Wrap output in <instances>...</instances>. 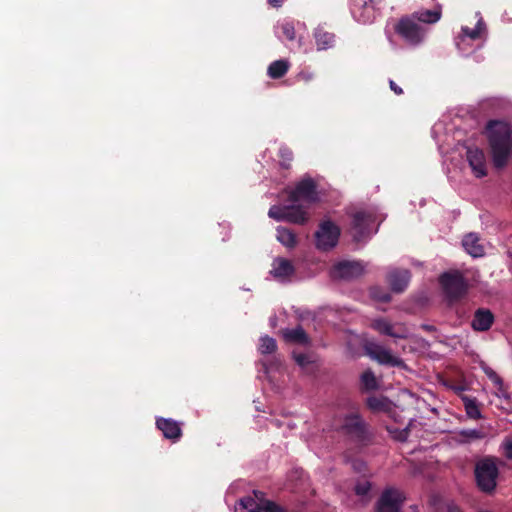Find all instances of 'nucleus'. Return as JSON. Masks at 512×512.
Listing matches in <instances>:
<instances>
[{"mask_svg": "<svg viewBox=\"0 0 512 512\" xmlns=\"http://www.w3.org/2000/svg\"><path fill=\"white\" fill-rule=\"evenodd\" d=\"M485 130L493 165L496 169H503L512 152L511 126L501 120H490Z\"/></svg>", "mask_w": 512, "mask_h": 512, "instance_id": "1", "label": "nucleus"}, {"mask_svg": "<svg viewBox=\"0 0 512 512\" xmlns=\"http://www.w3.org/2000/svg\"><path fill=\"white\" fill-rule=\"evenodd\" d=\"M477 487L484 493H492L497 486L499 469L494 457H483L475 464L474 469Z\"/></svg>", "mask_w": 512, "mask_h": 512, "instance_id": "2", "label": "nucleus"}, {"mask_svg": "<svg viewBox=\"0 0 512 512\" xmlns=\"http://www.w3.org/2000/svg\"><path fill=\"white\" fill-rule=\"evenodd\" d=\"M439 282L446 296L449 306L463 298L468 291V283L464 276L458 272H445Z\"/></svg>", "mask_w": 512, "mask_h": 512, "instance_id": "3", "label": "nucleus"}, {"mask_svg": "<svg viewBox=\"0 0 512 512\" xmlns=\"http://www.w3.org/2000/svg\"><path fill=\"white\" fill-rule=\"evenodd\" d=\"M285 192L288 194L287 200L290 203H299L302 201L311 205L320 200L319 193L317 191V183L309 176L298 181L294 188H286Z\"/></svg>", "mask_w": 512, "mask_h": 512, "instance_id": "4", "label": "nucleus"}, {"mask_svg": "<svg viewBox=\"0 0 512 512\" xmlns=\"http://www.w3.org/2000/svg\"><path fill=\"white\" fill-rule=\"evenodd\" d=\"M341 229L331 220H323L319 223L315 232V246L318 250L327 252L338 244Z\"/></svg>", "mask_w": 512, "mask_h": 512, "instance_id": "5", "label": "nucleus"}, {"mask_svg": "<svg viewBox=\"0 0 512 512\" xmlns=\"http://www.w3.org/2000/svg\"><path fill=\"white\" fill-rule=\"evenodd\" d=\"M395 33L411 46L419 45L425 35L424 28L411 16H404L394 26Z\"/></svg>", "mask_w": 512, "mask_h": 512, "instance_id": "6", "label": "nucleus"}, {"mask_svg": "<svg viewBox=\"0 0 512 512\" xmlns=\"http://www.w3.org/2000/svg\"><path fill=\"white\" fill-rule=\"evenodd\" d=\"M406 501L405 494L395 487H386L375 503V512H401Z\"/></svg>", "mask_w": 512, "mask_h": 512, "instance_id": "7", "label": "nucleus"}, {"mask_svg": "<svg viewBox=\"0 0 512 512\" xmlns=\"http://www.w3.org/2000/svg\"><path fill=\"white\" fill-rule=\"evenodd\" d=\"M254 497L248 496L240 500V512H285V510L273 501L263 499L264 494L253 491Z\"/></svg>", "mask_w": 512, "mask_h": 512, "instance_id": "8", "label": "nucleus"}, {"mask_svg": "<svg viewBox=\"0 0 512 512\" xmlns=\"http://www.w3.org/2000/svg\"><path fill=\"white\" fill-rule=\"evenodd\" d=\"M342 429L348 436L359 443H365L370 440L371 435L368 425L357 413H351L344 418Z\"/></svg>", "mask_w": 512, "mask_h": 512, "instance_id": "9", "label": "nucleus"}, {"mask_svg": "<svg viewBox=\"0 0 512 512\" xmlns=\"http://www.w3.org/2000/svg\"><path fill=\"white\" fill-rule=\"evenodd\" d=\"M364 273V265L360 261H340L334 265L332 274L334 277L350 280Z\"/></svg>", "mask_w": 512, "mask_h": 512, "instance_id": "10", "label": "nucleus"}, {"mask_svg": "<svg viewBox=\"0 0 512 512\" xmlns=\"http://www.w3.org/2000/svg\"><path fill=\"white\" fill-rule=\"evenodd\" d=\"M371 222V215L364 211H357L352 215L350 228L355 241L359 242L368 235Z\"/></svg>", "mask_w": 512, "mask_h": 512, "instance_id": "11", "label": "nucleus"}, {"mask_svg": "<svg viewBox=\"0 0 512 512\" xmlns=\"http://www.w3.org/2000/svg\"><path fill=\"white\" fill-rule=\"evenodd\" d=\"M468 163L477 178L487 175L486 159L482 149L478 147H468L467 149Z\"/></svg>", "mask_w": 512, "mask_h": 512, "instance_id": "12", "label": "nucleus"}, {"mask_svg": "<svg viewBox=\"0 0 512 512\" xmlns=\"http://www.w3.org/2000/svg\"><path fill=\"white\" fill-rule=\"evenodd\" d=\"M411 273L407 269H393L387 274V282L395 293H402L408 286Z\"/></svg>", "mask_w": 512, "mask_h": 512, "instance_id": "13", "label": "nucleus"}, {"mask_svg": "<svg viewBox=\"0 0 512 512\" xmlns=\"http://www.w3.org/2000/svg\"><path fill=\"white\" fill-rule=\"evenodd\" d=\"M350 9L358 22L366 24L373 19L374 11L371 0H351Z\"/></svg>", "mask_w": 512, "mask_h": 512, "instance_id": "14", "label": "nucleus"}, {"mask_svg": "<svg viewBox=\"0 0 512 512\" xmlns=\"http://www.w3.org/2000/svg\"><path fill=\"white\" fill-rule=\"evenodd\" d=\"M156 427L163 433V436L166 439H169L172 442H177L182 436L180 424L173 419L163 417L157 418Z\"/></svg>", "mask_w": 512, "mask_h": 512, "instance_id": "15", "label": "nucleus"}, {"mask_svg": "<svg viewBox=\"0 0 512 512\" xmlns=\"http://www.w3.org/2000/svg\"><path fill=\"white\" fill-rule=\"evenodd\" d=\"M495 320L494 314L488 308H478L474 313L471 327L474 331L485 332L493 325Z\"/></svg>", "mask_w": 512, "mask_h": 512, "instance_id": "16", "label": "nucleus"}, {"mask_svg": "<svg viewBox=\"0 0 512 512\" xmlns=\"http://www.w3.org/2000/svg\"><path fill=\"white\" fill-rule=\"evenodd\" d=\"M368 354L375 359L378 363L383 365H389L392 367H399L403 364V361L392 355L391 352L380 345H375L368 349Z\"/></svg>", "mask_w": 512, "mask_h": 512, "instance_id": "17", "label": "nucleus"}, {"mask_svg": "<svg viewBox=\"0 0 512 512\" xmlns=\"http://www.w3.org/2000/svg\"><path fill=\"white\" fill-rule=\"evenodd\" d=\"M309 220V213L304 205L291 203L287 205L286 221L293 224L304 225Z\"/></svg>", "mask_w": 512, "mask_h": 512, "instance_id": "18", "label": "nucleus"}, {"mask_svg": "<svg viewBox=\"0 0 512 512\" xmlns=\"http://www.w3.org/2000/svg\"><path fill=\"white\" fill-rule=\"evenodd\" d=\"M462 246L472 257H482L485 253L484 246L480 243L477 233H468L462 239Z\"/></svg>", "mask_w": 512, "mask_h": 512, "instance_id": "19", "label": "nucleus"}, {"mask_svg": "<svg viewBox=\"0 0 512 512\" xmlns=\"http://www.w3.org/2000/svg\"><path fill=\"white\" fill-rule=\"evenodd\" d=\"M371 327L380 334L387 335L393 338H405L406 335L403 331H396L394 325L384 318L374 319Z\"/></svg>", "mask_w": 512, "mask_h": 512, "instance_id": "20", "label": "nucleus"}, {"mask_svg": "<svg viewBox=\"0 0 512 512\" xmlns=\"http://www.w3.org/2000/svg\"><path fill=\"white\" fill-rule=\"evenodd\" d=\"M283 338L288 343L308 345L310 344V338L305 330L298 326L294 329H285L282 331Z\"/></svg>", "mask_w": 512, "mask_h": 512, "instance_id": "21", "label": "nucleus"}, {"mask_svg": "<svg viewBox=\"0 0 512 512\" xmlns=\"http://www.w3.org/2000/svg\"><path fill=\"white\" fill-rule=\"evenodd\" d=\"M314 38L318 50H327L332 48L335 43V34L326 31L323 27L315 29Z\"/></svg>", "mask_w": 512, "mask_h": 512, "instance_id": "22", "label": "nucleus"}, {"mask_svg": "<svg viewBox=\"0 0 512 512\" xmlns=\"http://www.w3.org/2000/svg\"><path fill=\"white\" fill-rule=\"evenodd\" d=\"M441 15V6H438L434 10H422L414 12L411 17L414 18L417 23L422 22L427 24H434L440 20Z\"/></svg>", "mask_w": 512, "mask_h": 512, "instance_id": "23", "label": "nucleus"}, {"mask_svg": "<svg viewBox=\"0 0 512 512\" xmlns=\"http://www.w3.org/2000/svg\"><path fill=\"white\" fill-rule=\"evenodd\" d=\"M276 232V239L285 247L292 249L297 245V236L291 229L279 226Z\"/></svg>", "mask_w": 512, "mask_h": 512, "instance_id": "24", "label": "nucleus"}, {"mask_svg": "<svg viewBox=\"0 0 512 512\" xmlns=\"http://www.w3.org/2000/svg\"><path fill=\"white\" fill-rule=\"evenodd\" d=\"M295 269L292 263L284 258H278L275 261L274 269L272 271L276 278H287L294 274Z\"/></svg>", "mask_w": 512, "mask_h": 512, "instance_id": "25", "label": "nucleus"}, {"mask_svg": "<svg viewBox=\"0 0 512 512\" xmlns=\"http://www.w3.org/2000/svg\"><path fill=\"white\" fill-rule=\"evenodd\" d=\"M290 67V64L287 60H276L273 61L267 69V74L272 79H280L286 75Z\"/></svg>", "mask_w": 512, "mask_h": 512, "instance_id": "26", "label": "nucleus"}, {"mask_svg": "<svg viewBox=\"0 0 512 512\" xmlns=\"http://www.w3.org/2000/svg\"><path fill=\"white\" fill-rule=\"evenodd\" d=\"M463 405L466 411L467 416L470 419L478 420L482 418V414L479 408V404L476 398H472L469 396L462 397Z\"/></svg>", "mask_w": 512, "mask_h": 512, "instance_id": "27", "label": "nucleus"}, {"mask_svg": "<svg viewBox=\"0 0 512 512\" xmlns=\"http://www.w3.org/2000/svg\"><path fill=\"white\" fill-rule=\"evenodd\" d=\"M485 28H486V26H485L484 20L482 18H479L475 28H469L467 26H463L461 29V32H462L463 36L468 37L472 40H477V39L481 38V35L485 31Z\"/></svg>", "mask_w": 512, "mask_h": 512, "instance_id": "28", "label": "nucleus"}, {"mask_svg": "<svg viewBox=\"0 0 512 512\" xmlns=\"http://www.w3.org/2000/svg\"><path fill=\"white\" fill-rule=\"evenodd\" d=\"M372 489V482L365 477H359L356 479L353 491L359 497H369Z\"/></svg>", "mask_w": 512, "mask_h": 512, "instance_id": "29", "label": "nucleus"}, {"mask_svg": "<svg viewBox=\"0 0 512 512\" xmlns=\"http://www.w3.org/2000/svg\"><path fill=\"white\" fill-rule=\"evenodd\" d=\"M277 349V343L274 338L266 335L261 337L259 350L262 354H272Z\"/></svg>", "mask_w": 512, "mask_h": 512, "instance_id": "30", "label": "nucleus"}, {"mask_svg": "<svg viewBox=\"0 0 512 512\" xmlns=\"http://www.w3.org/2000/svg\"><path fill=\"white\" fill-rule=\"evenodd\" d=\"M278 156L280 157V166L284 169H290L293 161V152L287 146L279 148Z\"/></svg>", "mask_w": 512, "mask_h": 512, "instance_id": "31", "label": "nucleus"}, {"mask_svg": "<svg viewBox=\"0 0 512 512\" xmlns=\"http://www.w3.org/2000/svg\"><path fill=\"white\" fill-rule=\"evenodd\" d=\"M361 384L368 391L375 390L378 387L376 377L371 370L362 373Z\"/></svg>", "mask_w": 512, "mask_h": 512, "instance_id": "32", "label": "nucleus"}, {"mask_svg": "<svg viewBox=\"0 0 512 512\" xmlns=\"http://www.w3.org/2000/svg\"><path fill=\"white\" fill-rule=\"evenodd\" d=\"M287 205H273L268 211V216L277 221H286Z\"/></svg>", "mask_w": 512, "mask_h": 512, "instance_id": "33", "label": "nucleus"}, {"mask_svg": "<svg viewBox=\"0 0 512 512\" xmlns=\"http://www.w3.org/2000/svg\"><path fill=\"white\" fill-rule=\"evenodd\" d=\"M282 35L289 41H293L296 38L295 27L292 22L284 21L279 25Z\"/></svg>", "mask_w": 512, "mask_h": 512, "instance_id": "34", "label": "nucleus"}, {"mask_svg": "<svg viewBox=\"0 0 512 512\" xmlns=\"http://www.w3.org/2000/svg\"><path fill=\"white\" fill-rule=\"evenodd\" d=\"M371 296L382 303H388L391 301V295L387 291L381 289L380 287L372 288Z\"/></svg>", "mask_w": 512, "mask_h": 512, "instance_id": "35", "label": "nucleus"}, {"mask_svg": "<svg viewBox=\"0 0 512 512\" xmlns=\"http://www.w3.org/2000/svg\"><path fill=\"white\" fill-rule=\"evenodd\" d=\"M366 403L367 406L373 411H381L385 407L384 400L376 396L369 397Z\"/></svg>", "mask_w": 512, "mask_h": 512, "instance_id": "36", "label": "nucleus"}, {"mask_svg": "<svg viewBox=\"0 0 512 512\" xmlns=\"http://www.w3.org/2000/svg\"><path fill=\"white\" fill-rule=\"evenodd\" d=\"M293 358H294L295 362L301 367H305L309 363H311L309 356L305 353H299V354L294 353Z\"/></svg>", "mask_w": 512, "mask_h": 512, "instance_id": "37", "label": "nucleus"}, {"mask_svg": "<svg viewBox=\"0 0 512 512\" xmlns=\"http://www.w3.org/2000/svg\"><path fill=\"white\" fill-rule=\"evenodd\" d=\"M461 435L469 439H481L484 437V434L476 429L463 430Z\"/></svg>", "mask_w": 512, "mask_h": 512, "instance_id": "38", "label": "nucleus"}, {"mask_svg": "<svg viewBox=\"0 0 512 512\" xmlns=\"http://www.w3.org/2000/svg\"><path fill=\"white\" fill-rule=\"evenodd\" d=\"M504 455L507 459L512 460V439H505L502 444Z\"/></svg>", "mask_w": 512, "mask_h": 512, "instance_id": "39", "label": "nucleus"}, {"mask_svg": "<svg viewBox=\"0 0 512 512\" xmlns=\"http://www.w3.org/2000/svg\"><path fill=\"white\" fill-rule=\"evenodd\" d=\"M352 466L358 473H364L366 471V464L363 461L356 460L353 462Z\"/></svg>", "mask_w": 512, "mask_h": 512, "instance_id": "40", "label": "nucleus"}, {"mask_svg": "<svg viewBox=\"0 0 512 512\" xmlns=\"http://www.w3.org/2000/svg\"><path fill=\"white\" fill-rule=\"evenodd\" d=\"M390 89L396 94V95H402L403 90L401 87H399L393 80L389 81Z\"/></svg>", "mask_w": 512, "mask_h": 512, "instance_id": "41", "label": "nucleus"}, {"mask_svg": "<svg viewBox=\"0 0 512 512\" xmlns=\"http://www.w3.org/2000/svg\"><path fill=\"white\" fill-rule=\"evenodd\" d=\"M492 382H494L496 385H499L501 387L503 385V381L501 377L495 372L493 373L492 377L489 378Z\"/></svg>", "mask_w": 512, "mask_h": 512, "instance_id": "42", "label": "nucleus"}, {"mask_svg": "<svg viewBox=\"0 0 512 512\" xmlns=\"http://www.w3.org/2000/svg\"><path fill=\"white\" fill-rule=\"evenodd\" d=\"M447 512H464V511L456 504L451 503L447 506Z\"/></svg>", "mask_w": 512, "mask_h": 512, "instance_id": "43", "label": "nucleus"}, {"mask_svg": "<svg viewBox=\"0 0 512 512\" xmlns=\"http://www.w3.org/2000/svg\"><path fill=\"white\" fill-rule=\"evenodd\" d=\"M267 1L271 6H273L275 8H279L283 5L285 0H267Z\"/></svg>", "mask_w": 512, "mask_h": 512, "instance_id": "44", "label": "nucleus"}, {"mask_svg": "<svg viewBox=\"0 0 512 512\" xmlns=\"http://www.w3.org/2000/svg\"><path fill=\"white\" fill-rule=\"evenodd\" d=\"M485 373L486 375L488 376V378H491L493 373H495V371H493L492 369H485Z\"/></svg>", "mask_w": 512, "mask_h": 512, "instance_id": "45", "label": "nucleus"}, {"mask_svg": "<svg viewBox=\"0 0 512 512\" xmlns=\"http://www.w3.org/2000/svg\"><path fill=\"white\" fill-rule=\"evenodd\" d=\"M402 434H403V436H401V438H400V439H401V440H405V439H406V436H407V431H406V430H405V431H403V433H402Z\"/></svg>", "mask_w": 512, "mask_h": 512, "instance_id": "46", "label": "nucleus"}]
</instances>
